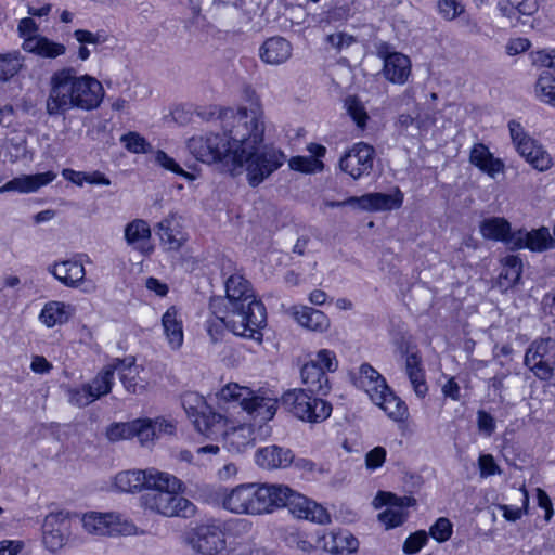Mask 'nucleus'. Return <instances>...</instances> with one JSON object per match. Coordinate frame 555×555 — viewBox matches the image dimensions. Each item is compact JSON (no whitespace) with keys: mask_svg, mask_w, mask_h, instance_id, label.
Returning a JSON list of instances; mask_svg holds the SVG:
<instances>
[{"mask_svg":"<svg viewBox=\"0 0 555 555\" xmlns=\"http://www.w3.org/2000/svg\"><path fill=\"white\" fill-rule=\"evenodd\" d=\"M137 426L133 427V438L137 437L141 446L149 447L157 439V431L153 420L138 418L133 421Z\"/></svg>","mask_w":555,"mask_h":555,"instance_id":"nucleus-47","label":"nucleus"},{"mask_svg":"<svg viewBox=\"0 0 555 555\" xmlns=\"http://www.w3.org/2000/svg\"><path fill=\"white\" fill-rule=\"evenodd\" d=\"M345 108L356 125L364 129L369 115L363 103L356 95H349L345 99Z\"/></svg>","mask_w":555,"mask_h":555,"instance_id":"nucleus-48","label":"nucleus"},{"mask_svg":"<svg viewBox=\"0 0 555 555\" xmlns=\"http://www.w3.org/2000/svg\"><path fill=\"white\" fill-rule=\"evenodd\" d=\"M452 532L453 525L446 517L438 518L429 528V534L433 537V539L440 543L448 541L451 538Z\"/></svg>","mask_w":555,"mask_h":555,"instance_id":"nucleus-55","label":"nucleus"},{"mask_svg":"<svg viewBox=\"0 0 555 555\" xmlns=\"http://www.w3.org/2000/svg\"><path fill=\"white\" fill-rule=\"evenodd\" d=\"M82 527L96 535H133L138 528L132 520L118 513L90 512L81 518Z\"/></svg>","mask_w":555,"mask_h":555,"instance_id":"nucleus-7","label":"nucleus"},{"mask_svg":"<svg viewBox=\"0 0 555 555\" xmlns=\"http://www.w3.org/2000/svg\"><path fill=\"white\" fill-rule=\"evenodd\" d=\"M93 401L95 400L92 397V393H90V390L88 389L86 384L82 385L81 388L69 390V402L74 405H77L79 408L87 406Z\"/></svg>","mask_w":555,"mask_h":555,"instance_id":"nucleus-62","label":"nucleus"},{"mask_svg":"<svg viewBox=\"0 0 555 555\" xmlns=\"http://www.w3.org/2000/svg\"><path fill=\"white\" fill-rule=\"evenodd\" d=\"M380 495L386 498L384 504H387L388 507L378 514V520L386 529H392L401 526L408 517V513L404 511V507L412 505L415 500L410 496L397 498L391 493H380Z\"/></svg>","mask_w":555,"mask_h":555,"instance_id":"nucleus-18","label":"nucleus"},{"mask_svg":"<svg viewBox=\"0 0 555 555\" xmlns=\"http://www.w3.org/2000/svg\"><path fill=\"white\" fill-rule=\"evenodd\" d=\"M375 149L365 143H354L339 159V168L353 180L369 176L374 166Z\"/></svg>","mask_w":555,"mask_h":555,"instance_id":"nucleus-10","label":"nucleus"},{"mask_svg":"<svg viewBox=\"0 0 555 555\" xmlns=\"http://www.w3.org/2000/svg\"><path fill=\"white\" fill-rule=\"evenodd\" d=\"M224 308L230 311L233 334L262 341L261 330L267 324L264 305L255 296L251 284L242 274L230 275L225 282Z\"/></svg>","mask_w":555,"mask_h":555,"instance_id":"nucleus-2","label":"nucleus"},{"mask_svg":"<svg viewBox=\"0 0 555 555\" xmlns=\"http://www.w3.org/2000/svg\"><path fill=\"white\" fill-rule=\"evenodd\" d=\"M525 159L539 171H546L553 166L551 155L542 145L535 147L533 153L530 156H526Z\"/></svg>","mask_w":555,"mask_h":555,"instance_id":"nucleus-53","label":"nucleus"},{"mask_svg":"<svg viewBox=\"0 0 555 555\" xmlns=\"http://www.w3.org/2000/svg\"><path fill=\"white\" fill-rule=\"evenodd\" d=\"M496 8L503 17L513 23L537 14L540 4L538 0H498Z\"/></svg>","mask_w":555,"mask_h":555,"instance_id":"nucleus-30","label":"nucleus"},{"mask_svg":"<svg viewBox=\"0 0 555 555\" xmlns=\"http://www.w3.org/2000/svg\"><path fill=\"white\" fill-rule=\"evenodd\" d=\"M24 51L46 59H56L65 54L66 47L44 36L26 38L22 44Z\"/></svg>","mask_w":555,"mask_h":555,"instance_id":"nucleus-34","label":"nucleus"},{"mask_svg":"<svg viewBox=\"0 0 555 555\" xmlns=\"http://www.w3.org/2000/svg\"><path fill=\"white\" fill-rule=\"evenodd\" d=\"M483 238L502 242L512 250L513 231L511 223L502 217H491L485 219L479 227Z\"/></svg>","mask_w":555,"mask_h":555,"instance_id":"nucleus-32","label":"nucleus"},{"mask_svg":"<svg viewBox=\"0 0 555 555\" xmlns=\"http://www.w3.org/2000/svg\"><path fill=\"white\" fill-rule=\"evenodd\" d=\"M209 310L215 315L214 320L207 321V332L214 343H217L224 328H229L233 333V328L229 322L230 311L224 308V299L222 296L212 297L209 302Z\"/></svg>","mask_w":555,"mask_h":555,"instance_id":"nucleus-29","label":"nucleus"},{"mask_svg":"<svg viewBox=\"0 0 555 555\" xmlns=\"http://www.w3.org/2000/svg\"><path fill=\"white\" fill-rule=\"evenodd\" d=\"M554 247V240L546 227L527 231L519 229L514 231L512 237V250L527 248L534 253H543Z\"/></svg>","mask_w":555,"mask_h":555,"instance_id":"nucleus-14","label":"nucleus"},{"mask_svg":"<svg viewBox=\"0 0 555 555\" xmlns=\"http://www.w3.org/2000/svg\"><path fill=\"white\" fill-rule=\"evenodd\" d=\"M156 232L162 245L167 250H178L185 242V235L175 215H169L156 225Z\"/></svg>","mask_w":555,"mask_h":555,"instance_id":"nucleus-27","label":"nucleus"},{"mask_svg":"<svg viewBox=\"0 0 555 555\" xmlns=\"http://www.w3.org/2000/svg\"><path fill=\"white\" fill-rule=\"evenodd\" d=\"M386 449L375 447L365 454V466L370 470H375L383 466L386 461Z\"/></svg>","mask_w":555,"mask_h":555,"instance_id":"nucleus-61","label":"nucleus"},{"mask_svg":"<svg viewBox=\"0 0 555 555\" xmlns=\"http://www.w3.org/2000/svg\"><path fill=\"white\" fill-rule=\"evenodd\" d=\"M72 312L73 309L70 305L52 300L43 306L39 315V320L47 327H53L55 325L66 323L69 320Z\"/></svg>","mask_w":555,"mask_h":555,"instance_id":"nucleus-40","label":"nucleus"},{"mask_svg":"<svg viewBox=\"0 0 555 555\" xmlns=\"http://www.w3.org/2000/svg\"><path fill=\"white\" fill-rule=\"evenodd\" d=\"M508 129L517 152L524 158L526 156H530L535 150V147H539L541 145L524 131V128L519 122L511 120L508 122Z\"/></svg>","mask_w":555,"mask_h":555,"instance_id":"nucleus-41","label":"nucleus"},{"mask_svg":"<svg viewBox=\"0 0 555 555\" xmlns=\"http://www.w3.org/2000/svg\"><path fill=\"white\" fill-rule=\"evenodd\" d=\"M125 147L132 153H146L151 145L146 140L137 132H129L120 138Z\"/></svg>","mask_w":555,"mask_h":555,"instance_id":"nucleus-57","label":"nucleus"},{"mask_svg":"<svg viewBox=\"0 0 555 555\" xmlns=\"http://www.w3.org/2000/svg\"><path fill=\"white\" fill-rule=\"evenodd\" d=\"M324 544L323 547L331 552V553H340L344 550L343 542L348 543V550H353V543H356V540L353 538H350V541L346 534L343 533H333L331 532L327 535L323 537Z\"/></svg>","mask_w":555,"mask_h":555,"instance_id":"nucleus-54","label":"nucleus"},{"mask_svg":"<svg viewBox=\"0 0 555 555\" xmlns=\"http://www.w3.org/2000/svg\"><path fill=\"white\" fill-rule=\"evenodd\" d=\"M162 324L168 344L172 349H179L183 344V326L176 307H170L163 314Z\"/></svg>","mask_w":555,"mask_h":555,"instance_id":"nucleus-38","label":"nucleus"},{"mask_svg":"<svg viewBox=\"0 0 555 555\" xmlns=\"http://www.w3.org/2000/svg\"><path fill=\"white\" fill-rule=\"evenodd\" d=\"M250 393L251 389L242 387L235 383H230L222 387L217 396L219 402L233 403L243 409L244 403L248 400V396H250Z\"/></svg>","mask_w":555,"mask_h":555,"instance_id":"nucleus-45","label":"nucleus"},{"mask_svg":"<svg viewBox=\"0 0 555 555\" xmlns=\"http://www.w3.org/2000/svg\"><path fill=\"white\" fill-rule=\"evenodd\" d=\"M469 162L490 178L494 179L504 171L505 165L489 151L482 143H476L470 150Z\"/></svg>","mask_w":555,"mask_h":555,"instance_id":"nucleus-26","label":"nucleus"},{"mask_svg":"<svg viewBox=\"0 0 555 555\" xmlns=\"http://www.w3.org/2000/svg\"><path fill=\"white\" fill-rule=\"evenodd\" d=\"M354 385L363 389L371 400H378L380 393L387 390L388 385L385 378L369 363L359 367L358 375L353 378Z\"/></svg>","mask_w":555,"mask_h":555,"instance_id":"nucleus-23","label":"nucleus"},{"mask_svg":"<svg viewBox=\"0 0 555 555\" xmlns=\"http://www.w3.org/2000/svg\"><path fill=\"white\" fill-rule=\"evenodd\" d=\"M256 463L266 469L286 468L294 462V454L291 449L279 446H269L256 452Z\"/></svg>","mask_w":555,"mask_h":555,"instance_id":"nucleus-25","label":"nucleus"},{"mask_svg":"<svg viewBox=\"0 0 555 555\" xmlns=\"http://www.w3.org/2000/svg\"><path fill=\"white\" fill-rule=\"evenodd\" d=\"M346 203L367 211L392 210L402 206L403 193L397 188L393 194L367 193L362 196L350 197Z\"/></svg>","mask_w":555,"mask_h":555,"instance_id":"nucleus-13","label":"nucleus"},{"mask_svg":"<svg viewBox=\"0 0 555 555\" xmlns=\"http://www.w3.org/2000/svg\"><path fill=\"white\" fill-rule=\"evenodd\" d=\"M137 425L132 422L116 423L111 425L106 430V437L109 441H118L122 439L133 438V427Z\"/></svg>","mask_w":555,"mask_h":555,"instance_id":"nucleus-56","label":"nucleus"},{"mask_svg":"<svg viewBox=\"0 0 555 555\" xmlns=\"http://www.w3.org/2000/svg\"><path fill=\"white\" fill-rule=\"evenodd\" d=\"M125 240L129 246L147 255L152 251L150 245L151 228L143 219H134L125 227Z\"/></svg>","mask_w":555,"mask_h":555,"instance_id":"nucleus-28","label":"nucleus"},{"mask_svg":"<svg viewBox=\"0 0 555 555\" xmlns=\"http://www.w3.org/2000/svg\"><path fill=\"white\" fill-rule=\"evenodd\" d=\"M155 159L160 167L178 176H181L186 180L193 181L195 179L193 173L185 171L172 157L167 155L164 151H158L156 153Z\"/></svg>","mask_w":555,"mask_h":555,"instance_id":"nucleus-51","label":"nucleus"},{"mask_svg":"<svg viewBox=\"0 0 555 555\" xmlns=\"http://www.w3.org/2000/svg\"><path fill=\"white\" fill-rule=\"evenodd\" d=\"M291 313L300 326L311 332L325 333L331 326L330 318L323 311L309 306H293Z\"/></svg>","mask_w":555,"mask_h":555,"instance_id":"nucleus-21","label":"nucleus"},{"mask_svg":"<svg viewBox=\"0 0 555 555\" xmlns=\"http://www.w3.org/2000/svg\"><path fill=\"white\" fill-rule=\"evenodd\" d=\"M405 372L415 393L420 398H424L428 391V387L425 382V373L422 367V358L417 351L408 352L405 357Z\"/></svg>","mask_w":555,"mask_h":555,"instance_id":"nucleus-37","label":"nucleus"},{"mask_svg":"<svg viewBox=\"0 0 555 555\" xmlns=\"http://www.w3.org/2000/svg\"><path fill=\"white\" fill-rule=\"evenodd\" d=\"M427 540V534L423 530L410 534L403 543V553L411 555L420 552Z\"/></svg>","mask_w":555,"mask_h":555,"instance_id":"nucleus-59","label":"nucleus"},{"mask_svg":"<svg viewBox=\"0 0 555 555\" xmlns=\"http://www.w3.org/2000/svg\"><path fill=\"white\" fill-rule=\"evenodd\" d=\"M288 486L275 483H249V515L269 514L281 508L282 498Z\"/></svg>","mask_w":555,"mask_h":555,"instance_id":"nucleus-9","label":"nucleus"},{"mask_svg":"<svg viewBox=\"0 0 555 555\" xmlns=\"http://www.w3.org/2000/svg\"><path fill=\"white\" fill-rule=\"evenodd\" d=\"M378 56L383 60V75L391 83L404 85L411 75V61L400 52H385L379 50Z\"/></svg>","mask_w":555,"mask_h":555,"instance_id":"nucleus-16","label":"nucleus"},{"mask_svg":"<svg viewBox=\"0 0 555 555\" xmlns=\"http://www.w3.org/2000/svg\"><path fill=\"white\" fill-rule=\"evenodd\" d=\"M502 271L500 273V283L505 287L516 285L521 276L522 261L518 256L508 255L502 260Z\"/></svg>","mask_w":555,"mask_h":555,"instance_id":"nucleus-42","label":"nucleus"},{"mask_svg":"<svg viewBox=\"0 0 555 555\" xmlns=\"http://www.w3.org/2000/svg\"><path fill=\"white\" fill-rule=\"evenodd\" d=\"M195 428L208 438H217L224 434L228 427V420L222 414L215 412L211 406L204 410L192 420Z\"/></svg>","mask_w":555,"mask_h":555,"instance_id":"nucleus-31","label":"nucleus"},{"mask_svg":"<svg viewBox=\"0 0 555 555\" xmlns=\"http://www.w3.org/2000/svg\"><path fill=\"white\" fill-rule=\"evenodd\" d=\"M292 43L283 37L268 38L259 48L260 60L269 65H281L291 59Z\"/></svg>","mask_w":555,"mask_h":555,"instance_id":"nucleus-22","label":"nucleus"},{"mask_svg":"<svg viewBox=\"0 0 555 555\" xmlns=\"http://www.w3.org/2000/svg\"><path fill=\"white\" fill-rule=\"evenodd\" d=\"M397 127L400 132L413 134V131L420 130V122L410 114H401L398 118Z\"/></svg>","mask_w":555,"mask_h":555,"instance_id":"nucleus-64","label":"nucleus"},{"mask_svg":"<svg viewBox=\"0 0 555 555\" xmlns=\"http://www.w3.org/2000/svg\"><path fill=\"white\" fill-rule=\"evenodd\" d=\"M288 166L293 170L305 172V173L321 172L324 168V164L320 159L307 157V156L292 157L288 160Z\"/></svg>","mask_w":555,"mask_h":555,"instance_id":"nucleus-50","label":"nucleus"},{"mask_svg":"<svg viewBox=\"0 0 555 555\" xmlns=\"http://www.w3.org/2000/svg\"><path fill=\"white\" fill-rule=\"evenodd\" d=\"M338 362L333 351L320 350L315 358L304 364L300 370L302 383L307 391L318 396H326L331 391V383L327 373L337 370Z\"/></svg>","mask_w":555,"mask_h":555,"instance_id":"nucleus-6","label":"nucleus"},{"mask_svg":"<svg viewBox=\"0 0 555 555\" xmlns=\"http://www.w3.org/2000/svg\"><path fill=\"white\" fill-rule=\"evenodd\" d=\"M23 62L17 51L0 54V82L11 80L23 67Z\"/></svg>","mask_w":555,"mask_h":555,"instance_id":"nucleus-44","label":"nucleus"},{"mask_svg":"<svg viewBox=\"0 0 555 555\" xmlns=\"http://www.w3.org/2000/svg\"><path fill=\"white\" fill-rule=\"evenodd\" d=\"M278 399L263 393H256L251 390L248 400L244 403L243 410L254 420L267 422L273 418L278 410Z\"/></svg>","mask_w":555,"mask_h":555,"instance_id":"nucleus-24","label":"nucleus"},{"mask_svg":"<svg viewBox=\"0 0 555 555\" xmlns=\"http://www.w3.org/2000/svg\"><path fill=\"white\" fill-rule=\"evenodd\" d=\"M551 338L534 340L526 351L524 363L541 380L553 376L554 367L547 359Z\"/></svg>","mask_w":555,"mask_h":555,"instance_id":"nucleus-12","label":"nucleus"},{"mask_svg":"<svg viewBox=\"0 0 555 555\" xmlns=\"http://www.w3.org/2000/svg\"><path fill=\"white\" fill-rule=\"evenodd\" d=\"M281 507H287L297 518L310 520L320 525L331 521V516L326 508L305 495L292 490L282 498Z\"/></svg>","mask_w":555,"mask_h":555,"instance_id":"nucleus-11","label":"nucleus"},{"mask_svg":"<svg viewBox=\"0 0 555 555\" xmlns=\"http://www.w3.org/2000/svg\"><path fill=\"white\" fill-rule=\"evenodd\" d=\"M305 389L287 390L281 398L282 405L300 421L321 423L330 417L332 404L322 398L312 397Z\"/></svg>","mask_w":555,"mask_h":555,"instance_id":"nucleus-5","label":"nucleus"},{"mask_svg":"<svg viewBox=\"0 0 555 555\" xmlns=\"http://www.w3.org/2000/svg\"><path fill=\"white\" fill-rule=\"evenodd\" d=\"M159 473L154 468L120 472L115 477V486L122 492H138L143 489L147 491L151 485H155L154 479Z\"/></svg>","mask_w":555,"mask_h":555,"instance_id":"nucleus-17","label":"nucleus"},{"mask_svg":"<svg viewBox=\"0 0 555 555\" xmlns=\"http://www.w3.org/2000/svg\"><path fill=\"white\" fill-rule=\"evenodd\" d=\"M183 542L201 555H218L227 548L224 532L218 524H202L190 529Z\"/></svg>","mask_w":555,"mask_h":555,"instance_id":"nucleus-8","label":"nucleus"},{"mask_svg":"<svg viewBox=\"0 0 555 555\" xmlns=\"http://www.w3.org/2000/svg\"><path fill=\"white\" fill-rule=\"evenodd\" d=\"M325 40L337 52H340L356 42V38L352 35L343 31L331 34L326 36Z\"/></svg>","mask_w":555,"mask_h":555,"instance_id":"nucleus-60","label":"nucleus"},{"mask_svg":"<svg viewBox=\"0 0 555 555\" xmlns=\"http://www.w3.org/2000/svg\"><path fill=\"white\" fill-rule=\"evenodd\" d=\"M534 91L540 101L555 107V77L548 73L541 74Z\"/></svg>","mask_w":555,"mask_h":555,"instance_id":"nucleus-46","label":"nucleus"},{"mask_svg":"<svg viewBox=\"0 0 555 555\" xmlns=\"http://www.w3.org/2000/svg\"><path fill=\"white\" fill-rule=\"evenodd\" d=\"M372 402L379 406L395 422H404L408 418L409 412L405 402L397 397L389 387L380 393L378 400H372Z\"/></svg>","mask_w":555,"mask_h":555,"instance_id":"nucleus-39","label":"nucleus"},{"mask_svg":"<svg viewBox=\"0 0 555 555\" xmlns=\"http://www.w3.org/2000/svg\"><path fill=\"white\" fill-rule=\"evenodd\" d=\"M145 493L140 496L141 506L151 513L164 517H191L195 513L194 504L177 494L181 482L167 473H159Z\"/></svg>","mask_w":555,"mask_h":555,"instance_id":"nucleus-4","label":"nucleus"},{"mask_svg":"<svg viewBox=\"0 0 555 555\" xmlns=\"http://www.w3.org/2000/svg\"><path fill=\"white\" fill-rule=\"evenodd\" d=\"M113 375L117 374L125 389L130 393H139L144 390V385L139 376L140 367L134 358L114 359L111 362Z\"/></svg>","mask_w":555,"mask_h":555,"instance_id":"nucleus-19","label":"nucleus"},{"mask_svg":"<svg viewBox=\"0 0 555 555\" xmlns=\"http://www.w3.org/2000/svg\"><path fill=\"white\" fill-rule=\"evenodd\" d=\"M224 440L225 448L232 453H242L254 443V433L249 425H240L230 431L224 428L221 435Z\"/></svg>","mask_w":555,"mask_h":555,"instance_id":"nucleus-36","label":"nucleus"},{"mask_svg":"<svg viewBox=\"0 0 555 555\" xmlns=\"http://www.w3.org/2000/svg\"><path fill=\"white\" fill-rule=\"evenodd\" d=\"M56 178L53 171H46L36 175H22L13 178L0 186V194L7 192L34 193L40 188L51 183Z\"/></svg>","mask_w":555,"mask_h":555,"instance_id":"nucleus-20","label":"nucleus"},{"mask_svg":"<svg viewBox=\"0 0 555 555\" xmlns=\"http://www.w3.org/2000/svg\"><path fill=\"white\" fill-rule=\"evenodd\" d=\"M182 406L191 420L209 406L204 397L197 392H186L182 396Z\"/></svg>","mask_w":555,"mask_h":555,"instance_id":"nucleus-49","label":"nucleus"},{"mask_svg":"<svg viewBox=\"0 0 555 555\" xmlns=\"http://www.w3.org/2000/svg\"><path fill=\"white\" fill-rule=\"evenodd\" d=\"M48 270L56 280L68 287H77L86 275L82 263L75 260L55 262Z\"/></svg>","mask_w":555,"mask_h":555,"instance_id":"nucleus-33","label":"nucleus"},{"mask_svg":"<svg viewBox=\"0 0 555 555\" xmlns=\"http://www.w3.org/2000/svg\"><path fill=\"white\" fill-rule=\"evenodd\" d=\"M222 134L206 132L193 135L186 142L189 152L198 162L216 165L233 177L246 170L248 184H261L286 162L278 147L259 146L264 139V112L260 104L249 108H224L219 115Z\"/></svg>","mask_w":555,"mask_h":555,"instance_id":"nucleus-1","label":"nucleus"},{"mask_svg":"<svg viewBox=\"0 0 555 555\" xmlns=\"http://www.w3.org/2000/svg\"><path fill=\"white\" fill-rule=\"evenodd\" d=\"M114 380L113 370L111 363L103 367L101 372L86 386L92 393L94 400L107 395L112 390Z\"/></svg>","mask_w":555,"mask_h":555,"instance_id":"nucleus-43","label":"nucleus"},{"mask_svg":"<svg viewBox=\"0 0 555 555\" xmlns=\"http://www.w3.org/2000/svg\"><path fill=\"white\" fill-rule=\"evenodd\" d=\"M440 14L448 21H452L464 12V5L460 0H438Z\"/></svg>","mask_w":555,"mask_h":555,"instance_id":"nucleus-58","label":"nucleus"},{"mask_svg":"<svg viewBox=\"0 0 555 555\" xmlns=\"http://www.w3.org/2000/svg\"><path fill=\"white\" fill-rule=\"evenodd\" d=\"M249 483L238 485L225 490L222 495L224 509L238 515H249Z\"/></svg>","mask_w":555,"mask_h":555,"instance_id":"nucleus-35","label":"nucleus"},{"mask_svg":"<svg viewBox=\"0 0 555 555\" xmlns=\"http://www.w3.org/2000/svg\"><path fill=\"white\" fill-rule=\"evenodd\" d=\"M102 83L89 76H76L73 68H64L51 77V89L46 102L49 115H63L69 109L91 111L103 101Z\"/></svg>","mask_w":555,"mask_h":555,"instance_id":"nucleus-3","label":"nucleus"},{"mask_svg":"<svg viewBox=\"0 0 555 555\" xmlns=\"http://www.w3.org/2000/svg\"><path fill=\"white\" fill-rule=\"evenodd\" d=\"M478 463L481 477H489L495 474H501V469L491 454L480 455Z\"/></svg>","mask_w":555,"mask_h":555,"instance_id":"nucleus-63","label":"nucleus"},{"mask_svg":"<svg viewBox=\"0 0 555 555\" xmlns=\"http://www.w3.org/2000/svg\"><path fill=\"white\" fill-rule=\"evenodd\" d=\"M518 493L521 495V507H512L509 505L501 504L499 508L503 512V517L508 521H516L521 518L524 513H527V508L529 505V495L525 487L518 490Z\"/></svg>","mask_w":555,"mask_h":555,"instance_id":"nucleus-52","label":"nucleus"},{"mask_svg":"<svg viewBox=\"0 0 555 555\" xmlns=\"http://www.w3.org/2000/svg\"><path fill=\"white\" fill-rule=\"evenodd\" d=\"M69 521L62 514H49L42 526V542L50 552L61 550L68 538Z\"/></svg>","mask_w":555,"mask_h":555,"instance_id":"nucleus-15","label":"nucleus"}]
</instances>
